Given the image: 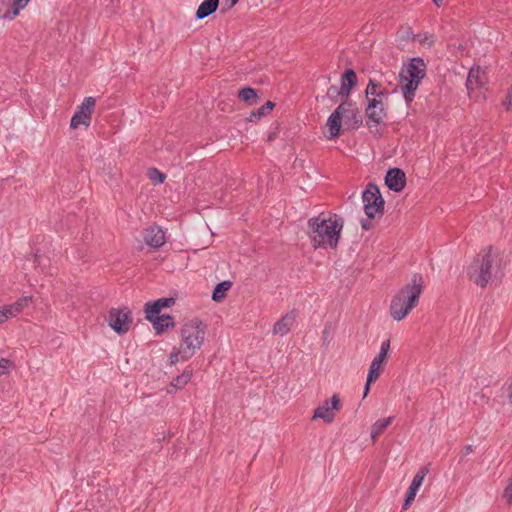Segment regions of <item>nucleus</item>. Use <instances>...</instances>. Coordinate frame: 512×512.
Instances as JSON below:
<instances>
[{
    "label": "nucleus",
    "mask_w": 512,
    "mask_h": 512,
    "mask_svg": "<svg viewBox=\"0 0 512 512\" xmlns=\"http://www.w3.org/2000/svg\"><path fill=\"white\" fill-rule=\"evenodd\" d=\"M344 226L341 216L333 213H320L307 222L308 236L315 249H335L338 246L340 233Z\"/></svg>",
    "instance_id": "f257e3e1"
},
{
    "label": "nucleus",
    "mask_w": 512,
    "mask_h": 512,
    "mask_svg": "<svg viewBox=\"0 0 512 512\" xmlns=\"http://www.w3.org/2000/svg\"><path fill=\"white\" fill-rule=\"evenodd\" d=\"M423 287V276L419 273H415L412 276L411 282L404 285L402 289L393 296L390 304V314L394 320L401 321L418 305Z\"/></svg>",
    "instance_id": "f03ea898"
},
{
    "label": "nucleus",
    "mask_w": 512,
    "mask_h": 512,
    "mask_svg": "<svg viewBox=\"0 0 512 512\" xmlns=\"http://www.w3.org/2000/svg\"><path fill=\"white\" fill-rule=\"evenodd\" d=\"M499 272L500 265L497 256L492 253V246L483 249L467 268L469 279L481 288L497 278Z\"/></svg>",
    "instance_id": "7ed1b4c3"
},
{
    "label": "nucleus",
    "mask_w": 512,
    "mask_h": 512,
    "mask_svg": "<svg viewBox=\"0 0 512 512\" xmlns=\"http://www.w3.org/2000/svg\"><path fill=\"white\" fill-rule=\"evenodd\" d=\"M206 326L198 318L185 323L181 328L180 352L184 359H190L203 344Z\"/></svg>",
    "instance_id": "20e7f679"
},
{
    "label": "nucleus",
    "mask_w": 512,
    "mask_h": 512,
    "mask_svg": "<svg viewBox=\"0 0 512 512\" xmlns=\"http://www.w3.org/2000/svg\"><path fill=\"white\" fill-rule=\"evenodd\" d=\"M364 212L369 219H373L377 214H384L385 201L381 195L379 187L375 183H368L362 193Z\"/></svg>",
    "instance_id": "39448f33"
},
{
    "label": "nucleus",
    "mask_w": 512,
    "mask_h": 512,
    "mask_svg": "<svg viewBox=\"0 0 512 512\" xmlns=\"http://www.w3.org/2000/svg\"><path fill=\"white\" fill-rule=\"evenodd\" d=\"M144 311L146 314V319L153 323L157 334L163 333L167 328L173 327L175 325L172 316L168 314L161 316L159 315L161 309L156 301L146 303Z\"/></svg>",
    "instance_id": "423d86ee"
},
{
    "label": "nucleus",
    "mask_w": 512,
    "mask_h": 512,
    "mask_svg": "<svg viewBox=\"0 0 512 512\" xmlns=\"http://www.w3.org/2000/svg\"><path fill=\"white\" fill-rule=\"evenodd\" d=\"M366 124L372 131L373 126L376 127V132H379L378 126L387 117V104L376 98L367 99L366 106Z\"/></svg>",
    "instance_id": "0eeeda50"
},
{
    "label": "nucleus",
    "mask_w": 512,
    "mask_h": 512,
    "mask_svg": "<svg viewBox=\"0 0 512 512\" xmlns=\"http://www.w3.org/2000/svg\"><path fill=\"white\" fill-rule=\"evenodd\" d=\"M96 98L89 96L85 97L77 111L71 118L70 128L76 129L80 125L88 127L91 123L92 114L95 110Z\"/></svg>",
    "instance_id": "6e6552de"
},
{
    "label": "nucleus",
    "mask_w": 512,
    "mask_h": 512,
    "mask_svg": "<svg viewBox=\"0 0 512 512\" xmlns=\"http://www.w3.org/2000/svg\"><path fill=\"white\" fill-rule=\"evenodd\" d=\"M108 322L117 334H125L132 324L131 311L128 308H112L108 314Z\"/></svg>",
    "instance_id": "1a4fd4ad"
},
{
    "label": "nucleus",
    "mask_w": 512,
    "mask_h": 512,
    "mask_svg": "<svg viewBox=\"0 0 512 512\" xmlns=\"http://www.w3.org/2000/svg\"><path fill=\"white\" fill-rule=\"evenodd\" d=\"M342 405L337 394L332 395L330 401L326 400L314 410L313 419H323L325 423L333 422L335 418L334 411H339Z\"/></svg>",
    "instance_id": "9d476101"
},
{
    "label": "nucleus",
    "mask_w": 512,
    "mask_h": 512,
    "mask_svg": "<svg viewBox=\"0 0 512 512\" xmlns=\"http://www.w3.org/2000/svg\"><path fill=\"white\" fill-rule=\"evenodd\" d=\"M399 74L421 83L422 79L426 76V64L422 58L414 57L403 65Z\"/></svg>",
    "instance_id": "9b49d317"
},
{
    "label": "nucleus",
    "mask_w": 512,
    "mask_h": 512,
    "mask_svg": "<svg viewBox=\"0 0 512 512\" xmlns=\"http://www.w3.org/2000/svg\"><path fill=\"white\" fill-rule=\"evenodd\" d=\"M428 473L429 468L427 466H423L417 471V473L413 477L412 483L407 490L406 497L402 506L404 510L408 509L411 503L414 501L417 491L419 490L420 486L424 481L425 476Z\"/></svg>",
    "instance_id": "f8f14e48"
},
{
    "label": "nucleus",
    "mask_w": 512,
    "mask_h": 512,
    "mask_svg": "<svg viewBox=\"0 0 512 512\" xmlns=\"http://www.w3.org/2000/svg\"><path fill=\"white\" fill-rule=\"evenodd\" d=\"M385 184L394 192L402 191L406 186V175L404 171L397 167L388 169L385 176Z\"/></svg>",
    "instance_id": "ddd939ff"
},
{
    "label": "nucleus",
    "mask_w": 512,
    "mask_h": 512,
    "mask_svg": "<svg viewBox=\"0 0 512 512\" xmlns=\"http://www.w3.org/2000/svg\"><path fill=\"white\" fill-rule=\"evenodd\" d=\"M143 239L148 246L153 248H160L166 241L165 232L156 225L144 229Z\"/></svg>",
    "instance_id": "4468645a"
},
{
    "label": "nucleus",
    "mask_w": 512,
    "mask_h": 512,
    "mask_svg": "<svg viewBox=\"0 0 512 512\" xmlns=\"http://www.w3.org/2000/svg\"><path fill=\"white\" fill-rule=\"evenodd\" d=\"M419 85L420 83L416 80L408 79L406 76H401L399 74V86L403 98L408 106L413 102Z\"/></svg>",
    "instance_id": "2eb2a0df"
},
{
    "label": "nucleus",
    "mask_w": 512,
    "mask_h": 512,
    "mask_svg": "<svg viewBox=\"0 0 512 512\" xmlns=\"http://www.w3.org/2000/svg\"><path fill=\"white\" fill-rule=\"evenodd\" d=\"M296 319V313L294 311H291L284 315L281 319H279L273 327V334L274 335H286L292 325L294 324Z\"/></svg>",
    "instance_id": "dca6fc26"
},
{
    "label": "nucleus",
    "mask_w": 512,
    "mask_h": 512,
    "mask_svg": "<svg viewBox=\"0 0 512 512\" xmlns=\"http://www.w3.org/2000/svg\"><path fill=\"white\" fill-rule=\"evenodd\" d=\"M357 85V75L353 69H346L341 76V90L348 99L351 90Z\"/></svg>",
    "instance_id": "f3484780"
},
{
    "label": "nucleus",
    "mask_w": 512,
    "mask_h": 512,
    "mask_svg": "<svg viewBox=\"0 0 512 512\" xmlns=\"http://www.w3.org/2000/svg\"><path fill=\"white\" fill-rule=\"evenodd\" d=\"M193 372L191 369L186 368L182 374L174 377L170 382V388L167 390L168 393H174L177 390L184 388L191 380Z\"/></svg>",
    "instance_id": "a211bd4d"
},
{
    "label": "nucleus",
    "mask_w": 512,
    "mask_h": 512,
    "mask_svg": "<svg viewBox=\"0 0 512 512\" xmlns=\"http://www.w3.org/2000/svg\"><path fill=\"white\" fill-rule=\"evenodd\" d=\"M219 6V0H204L198 7L195 17L196 19H204L214 12Z\"/></svg>",
    "instance_id": "6ab92c4d"
},
{
    "label": "nucleus",
    "mask_w": 512,
    "mask_h": 512,
    "mask_svg": "<svg viewBox=\"0 0 512 512\" xmlns=\"http://www.w3.org/2000/svg\"><path fill=\"white\" fill-rule=\"evenodd\" d=\"M238 98L249 106L256 105L259 102L257 90L249 86L238 91Z\"/></svg>",
    "instance_id": "aec40b11"
},
{
    "label": "nucleus",
    "mask_w": 512,
    "mask_h": 512,
    "mask_svg": "<svg viewBox=\"0 0 512 512\" xmlns=\"http://www.w3.org/2000/svg\"><path fill=\"white\" fill-rule=\"evenodd\" d=\"M327 126L329 127L330 136L329 139L337 138L340 135L342 118L339 116L338 111H334L327 120Z\"/></svg>",
    "instance_id": "412c9836"
},
{
    "label": "nucleus",
    "mask_w": 512,
    "mask_h": 512,
    "mask_svg": "<svg viewBox=\"0 0 512 512\" xmlns=\"http://www.w3.org/2000/svg\"><path fill=\"white\" fill-rule=\"evenodd\" d=\"M30 0H13L11 8L8 9L1 17L5 20L12 21L18 15L19 12L26 7Z\"/></svg>",
    "instance_id": "4be33fe9"
},
{
    "label": "nucleus",
    "mask_w": 512,
    "mask_h": 512,
    "mask_svg": "<svg viewBox=\"0 0 512 512\" xmlns=\"http://www.w3.org/2000/svg\"><path fill=\"white\" fill-rule=\"evenodd\" d=\"M394 417L390 416L387 418L378 419L371 427V438L375 442L376 439L386 430V428L392 423Z\"/></svg>",
    "instance_id": "5701e85b"
},
{
    "label": "nucleus",
    "mask_w": 512,
    "mask_h": 512,
    "mask_svg": "<svg viewBox=\"0 0 512 512\" xmlns=\"http://www.w3.org/2000/svg\"><path fill=\"white\" fill-rule=\"evenodd\" d=\"M274 107H275V104L272 101H267L260 108L253 110L250 113V116L248 118H246V120L249 122L260 120L263 117L270 114Z\"/></svg>",
    "instance_id": "b1692460"
},
{
    "label": "nucleus",
    "mask_w": 512,
    "mask_h": 512,
    "mask_svg": "<svg viewBox=\"0 0 512 512\" xmlns=\"http://www.w3.org/2000/svg\"><path fill=\"white\" fill-rule=\"evenodd\" d=\"M232 287V282L229 280L218 283L213 292L212 299L215 302H220L226 297V292Z\"/></svg>",
    "instance_id": "393cba45"
},
{
    "label": "nucleus",
    "mask_w": 512,
    "mask_h": 512,
    "mask_svg": "<svg viewBox=\"0 0 512 512\" xmlns=\"http://www.w3.org/2000/svg\"><path fill=\"white\" fill-rule=\"evenodd\" d=\"M382 365H383L382 361H379L375 358L372 360L370 368L368 370V375H367L368 384H372L379 378V376L383 370Z\"/></svg>",
    "instance_id": "a878e982"
},
{
    "label": "nucleus",
    "mask_w": 512,
    "mask_h": 512,
    "mask_svg": "<svg viewBox=\"0 0 512 512\" xmlns=\"http://www.w3.org/2000/svg\"><path fill=\"white\" fill-rule=\"evenodd\" d=\"M31 301H32L31 296H23V297L19 298L17 301H15L14 303L9 304V305L11 306L13 311L16 313V315H18L19 313H21L23 311V309L25 307H27L31 303Z\"/></svg>",
    "instance_id": "bb28decb"
},
{
    "label": "nucleus",
    "mask_w": 512,
    "mask_h": 512,
    "mask_svg": "<svg viewBox=\"0 0 512 512\" xmlns=\"http://www.w3.org/2000/svg\"><path fill=\"white\" fill-rule=\"evenodd\" d=\"M381 88H382V86H381L380 83H378L374 79H370L369 82H368V85H367V87L365 89L366 100L369 99V98H376V96L378 95L377 92Z\"/></svg>",
    "instance_id": "cd10ccee"
},
{
    "label": "nucleus",
    "mask_w": 512,
    "mask_h": 512,
    "mask_svg": "<svg viewBox=\"0 0 512 512\" xmlns=\"http://www.w3.org/2000/svg\"><path fill=\"white\" fill-rule=\"evenodd\" d=\"M148 177L150 180L157 184H161L164 182L166 175L160 172L157 168H150L148 170Z\"/></svg>",
    "instance_id": "c85d7f7f"
},
{
    "label": "nucleus",
    "mask_w": 512,
    "mask_h": 512,
    "mask_svg": "<svg viewBox=\"0 0 512 512\" xmlns=\"http://www.w3.org/2000/svg\"><path fill=\"white\" fill-rule=\"evenodd\" d=\"M346 117L352 122L353 128H358L363 122L362 116L357 109H351L349 115L347 114Z\"/></svg>",
    "instance_id": "c756f323"
},
{
    "label": "nucleus",
    "mask_w": 512,
    "mask_h": 512,
    "mask_svg": "<svg viewBox=\"0 0 512 512\" xmlns=\"http://www.w3.org/2000/svg\"><path fill=\"white\" fill-rule=\"evenodd\" d=\"M389 350H390V340H385L381 343L380 351H379L378 355L375 356L374 358L379 361L384 362L388 356Z\"/></svg>",
    "instance_id": "7c9ffc66"
},
{
    "label": "nucleus",
    "mask_w": 512,
    "mask_h": 512,
    "mask_svg": "<svg viewBox=\"0 0 512 512\" xmlns=\"http://www.w3.org/2000/svg\"><path fill=\"white\" fill-rule=\"evenodd\" d=\"M327 96L333 101V102H337L338 101V97L339 96H344L341 88L335 86V85H331L328 90H327Z\"/></svg>",
    "instance_id": "2f4dec72"
},
{
    "label": "nucleus",
    "mask_w": 512,
    "mask_h": 512,
    "mask_svg": "<svg viewBox=\"0 0 512 512\" xmlns=\"http://www.w3.org/2000/svg\"><path fill=\"white\" fill-rule=\"evenodd\" d=\"M352 106H353L352 101H345V102L341 103L334 111H338L340 118H342L343 116H347V114L350 113V111H351L350 107H352Z\"/></svg>",
    "instance_id": "473e14b6"
},
{
    "label": "nucleus",
    "mask_w": 512,
    "mask_h": 512,
    "mask_svg": "<svg viewBox=\"0 0 512 512\" xmlns=\"http://www.w3.org/2000/svg\"><path fill=\"white\" fill-rule=\"evenodd\" d=\"M187 359L183 358V353L180 352V347L175 349L169 355V363L170 365H175L179 361H186Z\"/></svg>",
    "instance_id": "72a5a7b5"
},
{
    "label": "nucleus",
    "mask_w": 512,
    "mask_h": 512,
    "mask_svg": "<svg viewBox=\"0 0 512 512\" xmlns=\"http://www.w3.org/2000/svg\"><path fill=\"white\" fill-rule=\"evenodd\" d=\"M417 37H418V41L422 45H426L427 47H431L435 43V39L432 34H429V33H425L423 35L419 34V35H417Z\"/></svg>",
    "instance_id": "f704fd0d"
},
{
    "label": "nucleus",
    "mask_w": 512,
    "mask_h": 512,
    "mask_svg": "<svg viewBox=\"0 0 512 512\" xmlns=\"http://www.w3.org/2000/svg\"><path fill=\"white\" fill-rule=\"evenodd\" d=\"M160 309L162 308H168L175 304V298L173 297H163L155 300Z\"/></svg>",
    "instance_id": "c9c22d12"
},
{
    "label": "nucleus",
    "mask_w": 512,
    "mask_h": 512,
    "mask_svg": "<svg viewBox=\"0 0 512 512\" xmlns=\"http://www.w3.org/2000/svg\"><path fill=\"white\" fill-rule=\"evenodd\" d=\"M0 314H3L2 315L3 323L5 321H7L9 318H12V317L16 316V313L13 311V309L11 308L10 305H5V306L1 307L0 308Z\"/></svg>",
    "instance_id": "e433bc0d"
},
{
    "label": "nucleus",
    "mask_w": 512,
    "mask_h": 512,
    "mask_svg": "<svg viewBox=\"0 0 512 512\" xmlns=\"http://www.w3.org/2000/svg\"><path fill=\"white\" fill-rule=\"evenodd\" d=\"M12 365V362L8 359L2 358L0 359V375L7 374Z\"/></svg>",
    "instance_id": "4c0bfd02"
},
{
    "label": "nucleus",
    "mask_w": 512,
    "mask_h": 512,
    "mask_svg": "<svg viewBox=\"0 0 512 512\" xmlns=\"http://www.w3.org/2000/svg\"><path fill=\"white\" fill-rule=\"evenodd\" d=\"M377 94L378 95L376 96V99L384 101V100H387L389 91L386 88L382 87L381 89H379Z\"/></svg>",
    "instance_id": "58836bf2"
},
{
    "label": "nucleus",
    "mask_w": 512,
    "mask_h": 512,
    "mask_svg": "<svg viewBox=\"0 0 512 512\" xmlns=\"http://www.w3.org/2000/svg\"><path fill=\"white\" fill-rule=\"evenodd\" d=\"M239 0H226L225 6L221 9V13H225L238 3Z\"/></svg>",
    "instance_id": "ea45409f"
},
{
    "label": "nucleus",
    "mask_w": 512,
    "mask_h": 512,
    "mask_svg": "<svg viewBox=\"0 0 512 512\" xmlns=\"http://www.w3.org/2000/svg\"><path fill=\"white\" fill-rule=\"evenodd\" d=\"M361 227H362L363 230H366V231L372 229L373 228V224L371 222V219L368 218V219H365V220H361Z\"/></svg>",
    "instance_id": "a19ab883"
},
{
    "label": "nucleus",
    "mask_w": 512,
    "mask_h": 512,
    "mask_svg": "<svg viewBox=\"0 0 512 512\" xmlns=\"http://www.w3.org/2000/svg\"><path fill=\"white\" fill-rule=\"evenodd\" d=\"M473 451L472 445H466L462 450V456H467Z\"/></svg>",
    "instance_id": "79ce46f5"
},
{
    "label": "nucleus",
    "mask_w": 512,
    "mask_h": 512,
    "mask_svg": "<svg viewBox=\"0 0 512 512\" xmlns=\"http://www.w3.org/2000/svg\"><path fill=\"white\" fill-rule=\"evenodd\" d=\"M473 74H472V71L469 72V75H468V78H467V82H466V85H467V88L470 89L472 88V84H473Z\"/></svg>",
    "instance_id": "37998d69"
},
{
    "label": "nucleus",
    "mask_w": 512,
    "mask_h": 512,
    "mask_svg": "<svg viewBox=\"0 0 512 512\" xmlns=\"http://www.w3.org/2000/svg\"><path fill=\"white\" fill-rule=\"evenodd\" d=\"M370 385H371V384H368V378H367V379H366L365 388H364L363 397H366V396H367V394L369 393Z\"/></svg>",
    "instance_id": "c03bdc74"
},
{
    "label": "nucleus",
    "mask_w": 512,
    "mask_h": 512,
    "mask_svg": "<svg viewBox=\"0 0 512 512\" xmlns=\"http://www.w3.org/2000/svg\"><path fill=\"white\" fill-rule=\"evenodd\" d=\"M33 261L36 264H40L41 263V255H39L38 253H35L33 256Z\"/></svg>",
    "instance_id": "a18cd8bd"
},
{
    "label": "nucleus",
    "mask_w": 512,
    "mask_h": 512,
    "mask_svg": "<svg viewBox=\"0 0 512 512\" xmlns=\"http://www.w3.org/2000/svg\"><path fill=\"white\" fill-rule=\"evenodd\" d=\"M509 400L512 403V392L509 394Z\"/></svg>",
    "instance_id": "49530a36"
},
{
    "label": "nucleus",
    "mask_w": 512,
    "mask_h": 512,
    "mask_svg": "<svg viewBox=\"0 0 512 512\" xmlns=\"http://www.w3.org/2000/svg\"><path fill=\"white\" fill-rule=\"evenodd\" d=\"M2 315H3V314H0V324H1V323H3Z\"/></svg>",
    "instance_id": "de8ad7c7"
}]
</instances>
